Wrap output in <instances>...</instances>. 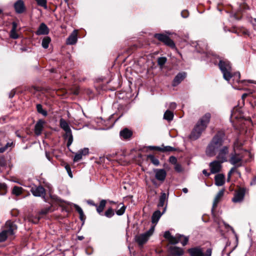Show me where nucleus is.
<instances>
[{"instance_id": "nucleus-1", "label": "nucleus", "mask_w": 256, "mask_h": 256, "mask_svg": "<svg viewBox=\"0 0 256 256\" xmlns=\"http://www.w3.org/2000/svg\"><path fill=\"white\" fill-rule=\"evenodd\" d=\"M219 68L223 74L224 78L227 81L234 76L236 82H238L240 79V73L236 72L232 74V68L230 62L228 60H220L218 64Z\"/></svg>"}, {"instance_id": "nucleus-2", "label": "nucleus", "mask_w": 256, "mask_h": 256, "mask_svg": "<svg viewBox=\"0 0 256 256\" xmlns=\"http://www.w3.org/2000/svg\"><path fill=\"white\" fill-rule=\"evenodd\" d=\"M16 229L17 226L14 222L8 220L2 228V232H0V242H4L8 236H13Z\"/></svg>"}, {"instance_id": "nucleus-3", "label": "nucleus", "mask_w": 256, "mask_h": 256, "mask_svg": "<svg viewBox=\"0 0 256 256\" xmlns=\"http://www.w3.org/2000/svg\"><path fill=\"white\" fill-rule=\"evenodd\" d=\"M190 256H211L212 250L208 248L206 253H204L202 248L199 246L192 248L188 250Z\"/></svg>"}, {"instance_id": "nucleus-4", "label": "nucleus", "mask_w": 256, "mask_h": 256, "mask_svg": "<svg viewBox=\"0 0 256 256\" xmlns=\"http://www.w3.org/2000/svg\"><path fill=\"white\" fill-rule=\"evenodd\" d=\"M154 226H152L148 231L146 232L136 236L135 237L136 241L140 244L142 245L144 244L146 242L150 236L152 235L154 232Z\"/></svg>"}, {"instance_id": "nucleus-5", "label": "nucleus", "mask_w": 256, "mask_h": 256, "mask_svg": "<svg viewBox=\"0 0 256 256\" xmlns=\"http://www.w3.org/2000/svg\"><path fill=\"white\" fill-rule=\"evenodd\" d=\"M154 36L160 41L163 42L165 44L171 48H174L175 44L174 42L168 36L162 34H156Z\"/></svg>"}, {"instance_id": "nucleus-6", "label": "nucleus", "mask_w": 256, "mask_h": 256, "mask_svg": "<svg viewBox=\"0 0 256 256\" xmlns=\"http://www.w3.org/2000/svg\"><path fill=\"white\" fill-rule=\"evenodd\" d=\"M228 154V148L227 146H224L219 150L216 158L221 162H224L228 161L227 156Z\"/></svg>"}, {"instance_id": "nucleus-7", "label": "nucleus", "mask_w": 256, "mask_h": 256, "mask_svg": "<svg viewBox=\"0 0 256 256\" xmlns=\"http://www.w3.org/2000/svg\"><path fill=\"white\" fill-rule=\"evenodd\" d=\"M204 128H200L199 125H196L190 134L188 136V138L192 140H195L198 139L201 136L202 132L204 130Z\"/></svg>"}, {"instance_id": "nucleus-8", "label": "nucleus", "mask_w": 256, "mask_h": 256, "mask_svg": "<svg viewBox=\"0 0 256 256\" xmlns=\"http://www.w3.org/2000/svg\"><path fill=\"white\" fill-rule=\"evenodd\" d=\"M30 192L34 196L44 198L46 195L45 189L41 186L34 185L30 188Z\"/></svg>"}, {"instance_id": "nucleus-9", "label": "nucleus", "mask_w": 256, "mask_h": 256, "mask_svg": "<svg viewBox=\"0 0 256 256\" xmlns=\"http://www.w3.org/2000/svg\"><path fill=\"white\" fill-rule=\"evenodd\" d=\"M210 114L207 112L200 118L196 124L199 125L200 128L206 130L210 122Z\"/></svg>"}, {"instance_id": "nucleus-10", "label": "nucleus", "mask_w": 256, "mask_h": 256, "mask_svg": "<svg viewBox=\"0 0 256 256\" xmlns=\"http://www.w3.org/2000/svg\"><path fill=\"white\" fill-rule=\"evenodd\" d=\"M242 158L236 153L232 154L229 160L230 162L236 167H240L242 166Z\"/></svg>"}, {"instance_id": "nucleus-11", "label": "nucleus", "mask_w": 256, "mask_h": 256, "mask_svg": "<svg viewBox=\"0 0 256 256\" xmlns=\"http://www.w3.org/2000/svg\"><path fill=\"white\" fill-rule=\"evenodd\" d=\"M155 174L156 178L162 182H163L166 178V172L164 169L154 168L153 170Z\"/></svg>"}, {"instance_id": "nucleus-12", "label": "nucleus", "mask_w": 256, "mask_h": 256, "mask_svg": "<svg viewBox=\"0 0 256 256\" xmlns=\"http://www.w3.org/2000/svg\"><path fill=\"white\" fill-rule=\"evenodd\" d=\"M222 163L220 161L214 160L210 164V168L212 174H216L220 172L222 168Z\"/></svg>"}, {"instance_id": "nucleus-13", "label": "nucleus", "mask_w": 256, "mask_h": 256, "mask_svg": "<svg viewBox=\"0 0 256 256\" xmlns=\"http://www.w3.org/2000/svg\"><path fill=\"white\" fill-rule=\"evenodd\" d=\"M16 13L20 14L24 12L26 10V8L22 0H18L14 5Z\"/></svg>"}, {"instance_id": "nucleus-14", "label": "nucleus", "mask_w": 256, "mask_h": 256, "mask_svg": "<svg viewBox=\"0 0 256 256\" xmlns=\"http://www.w3.org/2000/svg\"><path fill=\"white\" fill-rule=\"evenodd\" d=\"M89 150L87 148H84L80 150L78 152H76L74 158V162H77L80 160L82 156H86L88 154Z\"/></svg>"}, {"instance_id": "nucleus-15", "label": "nucleus", "mask_w": 256, "mask_h": 256, "mask_svg": "<svg viewBox=\"0 0 256 256\" xmlns=\"http://www.w3.org/2000/svg\"><path fill=\"white\" fill-rule=\"evenodd\" d=\"M170 254L172 256H182L184 254V250L180 248L171 246L168 248Z\"/></svg>"}, {"instance_id": "nucleus-16", "label": "nucleus", "mask_w": 256, "mask_h": 256, "mask_svg": "<svg viewBox=\"0 0 256 256\" xmlns=\"http://www.w3.org/2000/svg\"><path fill=\"white\" fill-rule=\"evenodd\" d=\"M245 190L244 189H240L236 192L232 199V201L234 202H242L244 196Z\"/></svg>"}, {"instance_id": "nucleus-17", "label": "nucleus", "mask_w": 256, "mask_h": 256, "mask_svg": "<svg viewBox=\"0 0 256 256\" xmlns=\"http://www.w3.org/2000/svg\"><path fill=\"white\" fill-rule=\"evenodd\" d=\"M78 32L74 30L70 36L67 38L66 44L68 45H73L76 44L78 40Z\"/></svg>"}, {"instance_id": "nucleus-18", "label": "nucleus", "mask_w": 256, "mask_h": 256, "mask_svg": "<svg viewBox=\"0 0 256 256\" xmlns=\"http://www.w3.org/2000/svg\"><path fill=\"white\" fill-rule=\"evenodd\" d=\"M44 124L45 121L42 120H40L38 121L34 126V133L36 136L41 134Z\"/></svg>"}, {"instance_id": "nucleus-19", "label": "nucleus", "mask_w": 256, "mask_h": 256, "mask_svg": "<svg viewBox=\"0 0 256 256\" xmlns=\"http://www.w3.org/2000/svg\"><path fill=\"white\" fill-rule=\"evenodd\" d=\"M18 24L16 22H12V28L10 31V36L12 39H17L19 37L18 34L17 33Z\"/></svg>"}, {"instance_id": "nucleus-20", "label": "nucleus", "mask_w": 256, "mask_h": 256, "mask_svg": "<svg viewBox=\"0 0 256 256\" xmlns=\"http://www.w3.org/2000/svg\"><path fill=\"white\" fill-rule=\"evenodd\" d=\"M49 32L48 27L44 23H42L38 28L36 34L38 35L47 34Z\"/></svg>"}, {"instance_id": "nucleus-21", "label": "nucleus", "mask_w": 256, "mask_h": 256, "mask_svg": "<svg viewBox=\"0 0 256 256\" xmlns=\"http://www.w3.org/2000/svg\"><path fill=\"white\" fill-rule=\"evenodd\" d=\"M222 138L218 134L215 136L210 142L211 144L216 146L218 148L222 145Z\"/></svg>"}, {"instance_id": "nucleus-22", "label": "nucleus", "mask_w": 256, "mask_h": 256, "mask_svg": "<svg viewBox=\"0 0 256 256\" xmlns=\"http://www.w3.org/2000/svg\"><path fill=\"white\" fill-rule=\"evenodd\" d=\"M224 176L222 174H216L214 177L215 184L217 186H222L224 184Z\"/></svg>"}, {"instance_id": "nucleus-23", "label": "nucleus", "mask_w": 256, "mask_h": 256, "mask_svg": "<svg viewBox=\"0 0 256 256\" xmlns=\"http://www.w3.org/2000/svg\"><path fill=\"white\" fill-rule=\"evenodd\" d=\"M224 189L221 190L216 195L214 200L212 210H214V209L217 206V204L220 202V198L223 196L224 194Z\"/></svg>"}, {"instance_id": "nucleus-24", "label": "nucleus", "mask_w": 256, "mask_h": 256, "mask_svg": "<svg viewBox=\"0 0 256 256\" xmlns=\"http://www.w3.org/2000/svg\"><path fill=\"white\" fill-rule=\"evenodd\" d=\"M185 72H181L178 74L174 78L173 82V85L176 86L178 84L186 77Z\"/></svg>"}, {"instance_id": "nucleus-25", "label": "nucleus", "mask_w": 256, "mask_h": 256, "mask_svg": "<svg viewBox=\"0 0 256 256\" xmlns=\"http://www.w3.org/2000/svg\"><path fill=\"white\" fill-rule=\"evenodd\" d=\"M218 149V148L213 145L212 144L210 143V144L207 147L206 150V154L210 156H212L216 154V150Z\"/></svg>"}, {"instance_id": "nucleus-26", "label": "nucleus", "mask_w": 256, "mask_h": 256, "mask_svg": "<svg viewBox=\"0 0 256 256\" xmlns=\"http://www.w3.org/2000/svg\"><path fill=\"white\" fill-rule=\"evenodd\" d=\"M166 208H164V210L162 213H161L160 210H156L154 212L152 217V222L153 224H156L160 218L161 217L162 214L164 212Z\"/></svg>"}, {"instance_id": "nucleus-27", "label": "nucleus", "mask_w": 256, "mask_h": 256, "mask_svg": "<svg viewBox=\"0 0 256 256\" xmlns=\"http://www.w3.org/2000/svg\"><path fill=\"white\" fill-rule=\"evenodd\" d=\"M60 127L65 132V133L71 130L68 124L63 118H61L60 120Z\"/></svg>"}, {"instance_id": "nucleus-28", "label": "nucleus", "mask_w": 256, "mask_h": 256, "mask_svg": "<svg viewBox=\"0 0 256 256\" xmlns=\"http://www.w3.org/2000/svg\"><path fill=\"white\" fill-rule=\"evenodd\" d=\"M132 131L126 128L122 130H121L120 133V137L124 139L130 138L132 136Z\"/></svg>"}, {"instance_id": "nucleus-29", "label": "nucleus", "mask_w": 256, "mask_h": 256, "mask_svg": "<svg viewBox=\"0 0 256 256\" xmlns=\"http://www.w3.org/2000/svg\"><path fill=\"white\" fill-rule=\"evenodd\" d=\"M64 137L65 140H68L67 146L68 148L73 142V136L72 130L66 132Z\"/></svg>"}, {"instance_id": "nucleus-30", "label": "nucleus", "mask_w": 256, "mask_h": 256, "mask_svg": "<svg viewBox=\"0 0 256 256\" xmlns=\"http://www.w3.org/2000/svg\"><path fill=\"white\" fill-rule=\"evenodd\" d=\"M166 199V194L164 192H162L160 198L159 202L158 205V207H163L164 205Z\"/></svg>"}, {"instance_id": "nucleus-31", "label": "nucleus", "mask_w": 256, "mask_h": 256, "mask_svg": "<svg viewBox=\"0 0 256 256\" xmlns=\"http://www.w3.org/2000/svg\"><path fill=\"white\" fill-rule=\"evenodd\" d=\"M106 200H102L100 202V205L98 206H96V211L99 214H100L102 212V211L106 206Z\"/></svg>"}, {"instance_id": "nucleus-32", "label": "nucleus", "mask_w": 256, "mask_h": 256, "mask_svg": "<svg viewBox=\"0 0 256 256\" xmlns=\"http://www.w3.org/2000/svg\"><path fill=\"white\" fill-rule=\"evenodd\" d=\"M173 118V112L169 110H166L164 115V118L168 121H171L172 120Z\"/></svg>"}, {"instance_id": "nucleus-33", "label": "nucleus", "mask_w": 256, "mask_h": 256, "mask_svg": "<svg viewBox=\"0 0 256 256\" xmlns=\"http://www.w3.org/2000/svg\"><path fill=\"white\" fill-rule=\"evenodd\" d=\"M148 159L150 160L154 166H158L160 164V162L158 158L153 155L150 154L147 156Z\"/></svg>"}, {"instance_id": "nucleus-34", "label": "nucleus", "mask_w": 256, "mask_h": 256, "mask_svg": "<svg viewBox=\"0 0 256 256\" xmlns=\"http://www.w3.org/2000/svg\"><path fill=\"white\" fill-rule=\"evenodd\" d=\"M22 190L23 189L22 187L14 186L13 188V189L12 190V194H14L16 196H18L22 193Z\"/></svg>"}, {"instance_id": "nucleus-35", "label": "nucleus", "mask_w": 256, "mask_h": 256, "mask_svg": "<svg viewBox=\"0 0 256 256\" xmlns=\"http://www.w3.org/2000/svg\"><path fill=\"white\" fill-rule=\"evenodd\" d=\"M7 186L4 183H0V194L4 195L7 192Z\"/></svg>"}, {"instance_id": "nucleus-36", "label": "nucleus", "mask_w": 256, "mask_h": 256, "mask_svg": "<svg viewBox=\"0 0 256 256\" xmlns=\"http://www.w3.org/2000/svg\"><path fill=\"white\" fill-rule=\"evenodd\" d=\"M118 206H120L119 209L116 210V214L118 216L122 215L126 210V207L122 203L120 204Z\"/></svg>"}, {"instance_id": "nucleus-37", "label": "nucleus", "mask_w": 256, "mask_h": 256, "mask_svg": "<svg viewBox=\"0 0 256 256\" xmlns=\"http://www.w3.org/2000/svg\"><path fill=\"white\" fill-rule=\"evenodd\" d=\"M50 42V38L46 36L42 40V45L44 48H47L48 47L49 44Z\"/></svg>"}, {"instance_id": "nucleus-38", "label": "nucleus", "mask_w": 256, "mask_h": 256, "mask_svg": "<svg viewBox=\"0 0 256 256\" xmlns=\"http://www.w3.org/2000/svg\"><path fill=\"white\" fill-rule=\"evenodd\" d=\"M188 241V237L180 234L179 236V242H180L182 246H186Z\"/></svg>"}, {"instance_id": "nucleus-39", "label": "nucleus", "mask_w": 256, "mask_h": 256, "mask_svg": "<svg viewBox=\"0 0 256 256\" xmlns=\"http://www.w3.org/2000/svg\"><path fill=\"white\" fill-rule=\"evenodd\" d=\"M180 234H176L175 236H171L168 241L172 244H176L179 242V236Z\"/></svg>"}, {"instance_id": "nucleus-40", "label": "nucleus", "mask_w": 256, "mask_h": 256, "mask_svg": "<svg viewBox=\"0 0 256 256\" xmlns=\"http://www.w3.org/2000/svg\"><path fill=\"white\" fill-rule=\"evenodd\" d=\"M114 214V210L112 208H109L104 213V215L106 216L108 218H112Z\"/></svg>"}, {"instance_id": "nucleus-41", "label": "nucleus", "mask_w": 256, "mask_h": 256, "mask_svg": "<svg viewBox=\"0 0 256 256\" xmlns=\"http://www.w3.org/2000/svg\"><path fill=\"white\" fill-rule=\"evenodd\" d=\"M36 109L38 112L42 114L44 116H46L47 115V112L44 110L42 107V106L40 104H38L36 105Z\"/></svg>"}, {"instance_id": "nucleus-42", "label": "nucleus", "mask_w": 256, "mask_h": 256, "mask_svg": "<svg viewBox=\"0 0 256 256\" xmlns=\"http://www.w3.org/2000/svg\"><path fill=\"white\" fill-rule=\"evenodd\" d=\"M14 146V142L12 140H10L9 142H8L4 146H2V147H3V148H4V152H5L9 148H10V149H11L12 148H13Z\"/></svg>"}, {"instance_id": "nucleus-43", "label": "nucleus", "mask_w": 256, "mask_h": 256, "mask_svg": "<svg viewBox=\"0 0 256 256\" xmlns=\"http://www.w3.org/2000/svg\"><path fill=\"white\" fill-rule=\"evenodd\" d=\"M36 1L38 6L44 7L45 9L47 8L46 0H36Z\"/></svg>"}, {"instance_id": "nucleus-44", "label": "nucleus", "mask_w": 256, "mask_h": 256, "mask_svg": "<svg viewBox=\"0 0 256 256\" xmlns=\"http://www.w3.org/2000/svg\"><path fill=\"white\" fill-rule=\"evenodd\" d=\"M175 150V148L170 146H165L163 148L162 147V150L160 152H172Z\"/></svg>"}, {"instance_id": "nucleus-45", "label": "nucleus", "mask_w": 256, "mask_h": 256, "mask_svg": "<svg viewBox=\"0 0 256 256\" xmlns=\"http://www.w3.org/2000/svg\"><path fill=\"white\" fill-rule=\"evenodd\" d=\"M166 62V57H160L158 60V63L159 66H162Z\"/></svg>"}, {"instance_id": "nucleus-46", "label": "nucleus", "mask_w": 256, "mask_h": 256, "mask_svg": "<svg viewBox=\"0 0 256 256\" xmlns=\"http://www.w3.org/2000/svg\"><path fill=\"white\" fill-rule=\"evenodd\" d=\"M64 168H65L69 176L71 178H72V174L71 168H70V165L66 164H65Z\"/></svg>"}, {"instance_id": "nucleus-47", "label": "nucleus", "mask_w": 256, "mask_h": 256, "mask_svg": "<svg viewBox=\"0 0 256 256\" xmlns=\"http://www.w3.org/2000/svg\"><path fill=\"white\" fill-rule=\"evenodd\" d=\"M74 207L76 210L78 212L80 215L83 214V212H84L83 210H82V208L80 206H78L77 204H74Z\"/></svg>"}, {"instance_id": "nucleus-48", "label": "nucleus", "mask_w": 256, "mask_h": 256, "mask_svg": "<svg viewBox=\"0 0 256 256\" xmlns=\"http://www.w3.org/2000/svg\"><path fill=\"white\" fill-rule=\"evenodd\" d=\"M50 208H44L40 212V214H42V215L46 214H48L50 212Z\"/></svg>"}, {"instance_id": "nucleus-49", "label": "nucleus", "mask_w": 256, "mask_h": 256, "mask_svg": "<svg viewBox=\"0 0 256 256\" xmlns=\"http://www.w3.org/2000/svg\"><path fill=\"white\" fill-rule=\"evenodd\" d=\"M237 167L234 166L232 168L228 174V180H229L232 174L236 171Z\"/></svg>"}, {"instance_id": "nucleus-50", "label": "nucleus", "mask_w": 256, "mask_h": 256, "mask_svg": "<svg viewBox=\"0 0 256 256\" xmlns=\"http://www.w3.org/2000/svg\"><path fill=\"white\" fill-rule=\"evenodd\" d=\"M174 170L178 172H181L182 170V168L180 164H174Z\"/></svg>"}, {"instance_id": "nucleus-51", "label": "nucleus", "mask_w": 256, "mask_h": 256, "mask_svg": "<svg viewBox=\"0 0 256 256\" xmlns=\"http://www.w3.org/2000/svg\"><path fill=\"white\" fill-rule=\"evenodd\" d=\"M148 148L150 150H156L160 152L162 147L157 146H148Z\"/></svg>"}, {"instance_id": "nucleus-52", "label": "nucleus", "mask_w": 256, "mask_h": 256, "mask_svg": "<svg viewBox=\"0 0 256 256\" xmlns=\"http://www.w3.org/2000/svg\"><path fill=\"white\" fill-rule=\"evenodd\" d=\"M169 162H170L172 163V164H176L177 159L175 156H171L169 158Z\"/></svg>"}, {"instance_id": "nucleus-53", "label": "nucleus", "mask_w": 256, "mask_h": 256, "mask_svg": "<svg viewBox=\"0 0 256 256\" xmlns=\"http://www.w3.org/2000/svg\"><path fill=\"white\" fill-rule=\"evenodd\" d=\"M181 15L184 18H186L188 16V12L187 10H182L181 12Z\"/></svg>"}, {"instance_id": "nucleus-54", "label": "nucleus", "mask_w": 256, "mask_h": 256, "mask_svg": "<svg viewBox=\"0 0 256 256\" xmlns=\"http://www.w3.org/2000/svg\"><path fill=\"white\" fill-rule=\"evenodd\" d=\"M6 165V160L4 158L0 159V166L1 167H4Z\"/></svg>"}, {"instance_id": "nucleus-55", "label": "nucleus", "mask_w": 256, "mask_h": 256, "mask_svg": "<svg viewBox=\"0 0 256 256\" xmlns=\"http://www.w3.org/2000/svg\"><path fill=\"white\" fill-rule=\"evenodd\" d=\"M172 235L170 234V232L168 231H166L164 232V237L168 240L171 237Z\"/></svg>"}, {"instance_id": "nucleus-56", "label": "nucleus", "mask_w": 256, "mask_h": 256, "mask_svg": "<svg viewBox=\"0 0 256 256\" xmlns=\"http://www.w3.org/2000/svg\"><path fill=\"white\" fill-rule=\"evenodd\" d=\"M224 226L226 228H230V230L232 231V232L234 233V234H235V232H234V229L233 228H232V226H230L228 224L224 222Z\"/></svg>"}, {"instance_id": "nucleus-57", "label": "nucleus", "mask_w": 256, "mask_h": 256, "mask_svg": "<svg viewBox=\"0 0 256 256\" xmlns=\"http://www.w3.org/2000/svg\"><path fill=\"white\" fill-rule=\"evenodd\" d=\"M176 104L175 102H171L170 104L169 108L170 109L174 110L176 108Z\"/></svg>"}, {"instance_id": "nucleus-58", "label": "nucleus", "mask_w": 256, "mask_h": 256, "mask_svg": "<svg viewBox=\"0 0 256 256\" xmlns=\"http://www.w3.org/2000/svg\"><path fill=\"white\" fill-rule=\"evenodd\" d=\"M15 94V91L14 90H12L10 92V94H9V97L10 98H12V97H14V96Z\"/></svg>"}, {"instance_id": "nucleus-59", "label": "nucleus", "mask_w": 256, "mask_h": 256, "mask_svg": "<svg viewBox=\"0 0 256 256\" xmlns=\"http://www.w3.org/2000/svg\"><path fill=\"white\" fill-rule=\"evenodd\" d=\"M202 173H203V174H204V175H206V176H209L210 174L209 173H208L207 172V171L206 170H202Z\"/></svg>"}, {"instance_id": "nucleus-60", "label": "nucleus", "mask_w": 256, "mask_h": 256, "mask_svg": "<svg viewBox=\"0 0 256 256\" xmlns=\"http://www.w3.org/2000/svg\"><path fill=\"white\" fill-rule=\"evenodd\" d=\"M88 203L90 204H91L92 206H97V205L96 204L92 201H88Z\"/></svg>"}, {"instance_id": "nucleus-61", "label": "nucleus", "mask_w": 256, "mask_h": 256, "mask_svg": "<svg viewBox=\"0 0 256 256\" xmlns=\"http://www.w3.org/2000/svg\"><path fill=\"white\" fill-rule=\"evenodd\" d=\"M248 96V93L244 94L242 96V99L244 100Z\"/></svg>"}, {"instance_id": "nucleus-62", "label": "nucleus", "mask_w": 256, "mask_h": 256, "mask_svg": "<svg viewBox=\"0 0 256 256\" xmlns=\"http://www.w3.org/2000/svg\"><path fill=\"white\" fill-rule=\"evenodd\" d=\"M80 218L81 220H84V212L82 215H80Z\"/></svg>"}, {"instance_id": "nucleus-63", "label": "nucleus", "mask_w": 256, "mask_h": 256, "mask_svg": "<svg viewBox=\"0 0 256 256\" xmlns=\"http://www.w3.org/2000/svg\"><path fill=\"white\" fill-rule=\"evenodd\" d=\"M182 192L185 193V194H186L188 192V190L187 188H182Z\"/></svg>"}, {"instance_id": "nucleus-64", "label": "nucleus", "mask_w": 256, "mask_h": 256, "mask_svg": "<svg viewBox=\"0 0 256 256\" xmlns=\"http://www.w3.org/2000/svg\"><path fill=\"white\" fill-rule=\"evenodd\" d=\"M4 152V148H3V147H0V154L3 153Z\"/></svg>"}]
</instances>
